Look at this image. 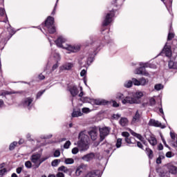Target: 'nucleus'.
<instances>
[{
  "label": "nucleus",
  "instance_id": "obj_1",
  "mask_svg": "<svg viewBox=\"0 0 177 177\" xmlns=\"http://www.w3.org/2000/svg\"><path fill=\"white\" fill-rule=\"evenodd\" d=\"M55 18L53 17H48L47 19L45 21V26L48 30L50 34H53L56 32V29L55 28Z\"/></svg>",
  "mask_w": 177,
  "mask_h": 177
},
{
  "label": "nucleus",
  "instance_id": "obj_2",
  "mask_svg": "<svg viewBox=\"0 0 177 177\" xmlns=\"http://www.w3.org/2000/svg\"><path fill=\"white\" fill-rule=\"evenodd\" d=\"M122 104H139L140 100H136L135 97L132 95V93H129L128 96L122 100Z\"/></svg>",
  "mask_w": 177,
  "mask_h": 177
},
{
  "label": "nucleus",
  "instance_id": "obj_3",
  "mask_svg": "<svg viewBox=\"0 0 177 177\" xmlns=\"http://www.w3.org/2000/svg\"><path fill=\"white\" fill-rule=\"evenodd\" d=\"M79 138L81 139V141L77 142L78 147L81 148L82 151H85V150H88L89 147L87 145H84V142H85V139H88V136L81 133L80 134Z\"/></svg>",
  "mask_w": 177,
  "mask_h": 177
},
{
  "label": "nucleus",
  "instance_id": "obj_4",
  "mask_svg": "<svg viewBox=\"0 0 177 177\" xmlns=\"http://www.w3.org/2000/svg\"><path fill=\"white\" fill-rule=\"evenodd\" d=\"M111 130V129H110V127H106L99 129L100 142H103V140H104V139L106 138V136H108V135H109Z\"/></svg>",
  "mask_w": 177,
  "mask_h": 177
},
{
  "label": "nucleus",
  "instance_id": "obj_5",
  "mask_svg": "<svg viewBox=\"0 0 177 177\" xmlns=\"http://www.w3.org/2000/svg\"><path fill=\"white\" fill-rule=\"evenodd\" d=\"M86 169H88V165L82 163L77 167L75 170V175L77 176H80L81 174H82V171H86Z\"/></svg>",
  "mask_w": 177,
  "mask_h": 177
},
{
  "label": "nucleus",
  "instance_id": "obj_6",
  "mask_svg": "<svg viewBox=\"0 0 177 177\" xmlns=\"http://www.w3.org/2000/svg\"><path fill=\"white\" fill-rule=\"evenodd\" d=\"M140 66H142L136 69L134 73L140 75H146L147 77L149 76V73L143 71L145 67H146V64L140 63Z\"/></svg>",
  "mask_w": 177,
  "mask_h": 177
},
{
  "label": "nucleus",
  "instance_id": "obj_7",
  "mask_svg": "<svg viewBox=\"0 0 177 177\" xmlns=\"http://www.w3.org/2000/svg\"><path fill=\"white\" fill-rule=\"evenodd\" d=\"M113 17H114V13L113 12L108 13L105 17V19L104 20L102 26H109V24L111 23V19H113Z\"/></svg>",
  "mask_w": 177,
  "mask_h": 177
},
{
  "label": "nucleus",
  "instance_id": "obj_8",
  "mask_svg": "<svg viewBox=\"0 0 177 177\" xmlns=\"http://www.w3.org/2000/svg\"><path fill=\"white\" fill-rule=\"evenodd\" d=\"M65 49H66V50H69V52H78V50H80V49H81V48L80 47V46H71L70 44L66 45V47H63Z\"/></svg>",
  "mask_w": 177,
  "mask_h": 177
},
{
  "label": "nucleus",
  "instance_id": "obj_9",
  "mask_svg": "<svg viewBox=\"0 0 177 177\" xmlns=\"http://www.w3.org/2000/svg\"><path fill=\"white\" fill-rule=\"evenodd\" d=\"M41 158V154L37 153V154H34L31 156V161L32 162H33V164H35V165H37V164H39V160Z\"/></svg>",
  "mask_w": 177,
  "mask_h": 177
},
{
  "label": "nucleus",
  "instance_id": "obj_10",
  "mask_svg": "<svg viewBox=\"0 0 177 177\" xmlns=\"http://www.w3.org/2000/svg\"><path fill=\"white\" fill-rule=\"evenodd\" d=\"M95 158V154L93 153H90L88 154L84 155L82 160L83 161H86L87 162H89V161H92Z\"/></svg>",
  "mask_w": 177,
  "mask_h": 177
},
{
  "label": "nucleus",
  "instance_id": "obj_11",
  "mask_svg": "<svg viewBox=\"0 0 177 177\" xmlns=\"http://www.w3.org/2000/svg\"><path fill=\"white\" fill-rule=\"evenodd\" d=\"M69 92L73 97H75L80 91H78V88H77L75 86H71L69 87Z\"/></svg>",
  "mask_w": 177,
  "mask_h": 177
},
{
  "label": "nucleus",
  "instance_id": "obj_12",
  "mask_svg": "<svg viewBox=\"0 0 177 177\" xmlns=\"http://www.w3.org/2000/svg\"><path fill=\"white\" fill-rule=\"evenodd\" d=\"M88 134L90 135L92 140H96L97 139V129H92L88 132Z\"/></svg>",
  "mask_w": 177,
  "mask_h": 177
},
{
  "label": "nucleus",
  "instance_id": "obj_13",
  "mask_svg": "<svg viewBox=\"0 0 177 177\" xmlns=\"http://www.w3.org/2000/svg\"><path fill=\"white\" fill-rule=\"evenodd\" d=\"M149 125H150L151 127H158L159 128H164L161 122L153 119L149 120Z\"/></svg>",
  "mask_w": 177,
  "mask_h": 177
},
{
  "label": "nucleus",
  "instance_id": "obj_14",
  "mask_svg": "<svg viewBox=\"0 0 177 177\" xmlns=\"http://www.w3.org/2000/svg\"><path fill=\"white\" fill-rule=\"evenodd\" d=\"M57 171L59 172H64V174H69L70 176H71V174H73V171H71V169L67 168V167L65 166H61L57 169Z\"/></svg>",
  "mask_w": 177,
  "mask_h": 177
},
{
  "label": "nucleus",
  "instance_id": "obj_15",
  "mask_svg": "<svg viewBox=\"0 0 177 177\" xmlns=\"http://www.w3.org/2000/svg\"><path fill=\"white\" fill-rule=\"evenodd\" d=\"M34 99L31 97H26L22 102V104L24 107H30L31 106V103H32Z\"/></svg>",
  "mask_w": 177,
  "mask_h": 177
},
{
  "label": "nucleus",
  "instance_id": "obj_16",
  "mask_svg": "<svg viewBox=\"0 0 177 177\" xmlns=\"http://www.w3.org/2000/svg\"><path fill=\"white\" fill-rule=\"evenodd\" d=\"M140 121V113H139V111L136 112L135 115L133 117V120L131 121V124H138Z\"/></svg>",
  "mask_w": 177,
  "mask_h": 177
},
{
  "label": "nucleus",
  "instance_id": "obj_17",
  "mask_svg": "<svg viewBox=\"0 0 177 177\" xmlns=\"http://www.w3.org/2000/svg\"><path fill=\"white\" fill-rule=\"evenodd\" d=\"M167 169H168L169 172L170 174H172L173 175H176V174H177V167L176 166H174L173 165L169 164V165H167Z\"/></svg>",
  "mask_w": 177,
  "mask_h": 177
},
{
  "label": "nucleus",
  "instance_id": "obj_18",
  "mask_svg": "<svg viewBox=\"0 0 177 177\" xmlns=\"http://www.w3.org/2000/svg\"><path fill=\"white\" fill-rule=\"evenodd\" d=\"M66 42V39L63 37V36H60L58 39L55 41V44L59 48H63V45L62 44H64Z\"/></svg>",
  "mask_w": 177,
  "mask_h": 177
},
{
  "label": "nucleus",
  "instance_id": "obj_19",
  "mask_svg": "<svg viewBox=\"0 0 177 177\" xmlns=\"http://www.w3.org/2000/svg\"><path fill=\"white\" fill-rule=\"evenodd\" d=\"M162 52L164 54H165L167 57H171V56H172V51H171L170 48L167 47V45L165 46Z\"/></svg>",
  "mask_w": 177,
  "mask_h": 177
},
{
  "label": "nucleus",
  "instance_id": "obj_20",
  "mask_svg": "<svg viewBox=\"0 0 177 177\" xmlns=\"http://www.w3.org/2000/svg\"><path fill=\"white\" fill-rule=\"evenodd\" d=\"M147 139L151 146H156V145H157V139L154 136H150V137Z\"/></svg>",
  "mask_w": 177,
  "mask_h": 177
},
{
  "label": "nucleus",
  "instance_id": "obj_21",
  "mask_svg": "<svg viewBox=\"0 0 177 177\" xmlns=\"http://www.w3.org/2000/svg\"><path fill=\"white\" fill-rule=\"evenodd\" d=\"M85 177H99V174H97V171L96 170H93L91 171H88Z\"/></svg>",
  "mask_w": 177,
  "mask_h": 177
},
{
  "label": "nucleus",
  "instance_id": "obj_22",
  "mask_svg": "<svg viewBox=\"0 0 177 177\" xmlns=\"http://www.w3.org/2000/svg\"><path fill=\"white\" fill-rule=\"evenodd\" d=\"M132 96H133L134 99L140 100V98L143 96V92L142 91H137L136 93H132Z\"/></svg>",
  "mask_w": 177,
  "mask_h": 177
},
{
  "label": "nucleus",
  "instance_id": "obj_23",
  "mask_svg": "<svg viewBox=\"0 0 177 177\" xmlns=\"http://www.w3.org/2000/svg\"><path fill=\"white\" fill-rule=\"evenodd\" d=\"M129 122L127 118H122L119 121V124L121 125V127H127Z\"/></svg>",
  "mask_w": 177,
  "mask_h": 177
},
{
  "label": "nucleus",
  "instance_id": "obj_24",
  "mask_svg": "<svg viewBox=\"0 0 177 177\" xmlns=\"http://www.w3.org/2000/svg\"><path fill=\"white\" fill-rule=\"evenodd\" d=\"M73 65L71 63H68V64H64L62 67H61V70H71V68H73Z\"/></svg>",
  "mask_w": 177,
  "mask_h": 177
},
{
  "label": "nucleus",
  "instance_id": "obj_25",
  "mask_svg": "<svg viewBox=\"0 0 177 177\" xmlns=\"http://www.w3.org/2000/svg\"><path fill=\"white\" fill-rule=\"evenodd\" d=\"M83 115L82 112H81V110H78V111H73V112L72 113V117L74 118L75 117H81Z\"/></svg>",
  "mask_w": 177,
  "mask_h": 177
},
{
  "label": "nucleus",
  "instance_id": "obj_26",
  "mask_svg": "<svg viewBox=\"0 0 177 177\" xmlns=\"http://www.w3.org/2000/svg\"><path fill=\"white\" fill-rule=\"evenodd\" d=\"M149 84V80H146L145 77H142L140 79V86H145Z\"/></svg>",
  "mask_w": 177,
  "mask_h": 177
},
{
  "label": "nucleus",
  "instance_id": "obj_27",
  "mask_svg": "<svg viewBox=\"0 0 177 177\" xmlns=\"http://www.w3.org/2000/svg\"><path fill=\"white\" fill-rule=\"evenodd\" d=\"M91 104H96L97 106H99L100 104H103V100L93 99L91 101Z\"/></svg>",
  "mask_w": 177,
  "mask_h": 177
},
{
  "label": "nucleus",
  "instance_id": "obj_28",
  "mask_svg": "<svg viewBox=\"0 0 177 177\" xmlns=\"http://www.w3.org/2000/svg\"><path fill=\"white\" fill-rule=\"evenodd\" d=\"M132 85H133L132 80H128L124 83V88H132Z\"/></svg>",
  "mask_w": 177,
  "mask_h": 177
},
{
  "label": "nucleus",
  "instance_id": "obj_29",
  "mask_svg": "<svg viewBox=\"0 0 177 177\" xmlns=\"http://www.w3.org/2000/svg\"><path fill=\"white\" fill-rule=\"evenodd\" d=\"M146 153L149 157V158H153V150H151V149L149 148H147L146 149Z\"/></svg>",
  "mask_w": 177,
  "mask_h": 177
},
{
  "label": "nucleus",
  "instance_id": "obj_30",
  "mask_svg": "<svg viewBox=\"0 0 177 177\" xmlns=\"http://www.w3.org/2000/svg\"><path fill=\"white\" fill-rule=\"evenodd\" d=\"M48 158H49V157H48V156L41 158L39 160V163L35 165V168H39V165H41V164H42V162H44V161H46V160H48Z\"/></svg>",
  "mask_w": 177,
  "mask_h": 177
},
{
  "label": "nucleus",
  "instance_id": "obj_31",
  "mask_svg": "<svg viewBox=\"0 0 177 177\" xmlns=\"http://www.w3.org/2000/svg\"><path fill=\"white\" fill-rule=\"evenodd\" d=\"M115 99L117 100H124V95L122 93H117L115 95Z\"/></svg>",
  "mask_w": 177,
  "mask_h": 177
},
{
  "label": "nucleus",
  "instance_id": "obj_32",
  "mask_svg": "<svg viewBox=\"0 0 177 177\" xmlns=\"http://www.w3.org/2000/svg\"><path fill=\"white\" fill-rule=\"evenodd\" d=\"M62 160L60 159H55L51 162L52 167H57Z\"/></svg>",
  "mask_w": 177,
  "mask_h": 177
},
{
  "label": "nucleus",
  "instance_id": "obj_33",
  "mask_svg": "<svg viewBox=\"0 0 177 177\" xmlns=\"http://www.w3.org/2000/svg\"><path fill=\"white\" fill-rule=\"evenodd\" d=\"M156 91H161V89H164V86L161 84H156L154 86Z\"/></svg>",
  "mask_w": 177,
  "mask_h": 177
},
{
  "label": "nucleus",
  "instance_id": "obj_34",
  "mask_svg": "<svg viewBox=\"0 0 177 177\" xmlns=\"http://www.w3.org/2000/svg\"><path fill=\"white\" fill-rule=\"evenodd\" d=\"M132 82L133 85H136V86H140V80H138L136 78H133Z\"/></svg>",
  "mask_w": 177,
  "mask_h": 177
},
{
  "label": "nucleus",
  "instance_id": "obj_35",
  "mask_svg": "<svg viewBox=\"0 0 177 177\" xmlns=\"http://www.w3.org/2000/svg\"><path fill=\"white\" fill-rule=\"evenodd\" d=\"M82 102H84L85 103H91V100H93V99H91L88 97H84L81 98Z\"/></svg>",
  "mask_w": 177,
  "mask_h": 177
},
{
  "label": "nucleus",
  "instance_id": "obj_36",
  "mask_svg": "<svg viewBox=\"0 0 177 177\" xmlns=\"http://www.w3.org/2000/svg\"><path fill=\"white\" fill-rule=\"evenodd\" d=\"M64 162L66 165H71L74 162V159H73V158H65Z\"/></svg>",
  "mask_w": 177,
  "mask_h": 177
},
{
  "label": "nucleus",
  "instance_id": "obj_37",
  "mask_svg": "<svg viewBox=\"0 0 177 177\" xmlns=\"http://www.w3.org/2000/svg\"><path fill=\"white\" fill-rule=\"evenodd\" d=\"M121 145H122V139L118 138L116 142V147H118V149L121 147Z\"/></svg>",
  "mask_w": 177,
  "mask_h": 177
},
{
  "label": "nucleus",
  "instance_id": "obj_38",
  "mask_svg": "<svg viewBox=\"0 0 177 177\" xmlns=\"http://www.w3.org/2000/svg\"><path fill=\"white\" fill-rule=\"evenodd\" d=\"M16 146H17V142H13L10 145V147H9L10 150H14Z\"/></svg>",
  "mask_w": 177,
  "mask_h": 177
},
{
  "label": "nucleus",
  "instance_id": "obj_39",
  "mask_svg": "<svg viewBox=\"0 0 177 177\" xmlns=\"http://www.w3.org/2000/svg\"><path fill=\"white\" fill-rule=\"evenodd\" d=\"M25 167L26 168H31V167H32V163H31V162L30 160H28L25 162Z\"/></svg>",
  "mask_w": 177,
  "mask_h": 177
},
{
  "label": "nucleus",
  "instance_id": "obj_40",
  "mask_svg": "<svg viewBox=\"0 0 177 177\" xmlns=\"http://www.w3.org/2000/svg\"><path fill=\"white\" fill-rule=\"evenodd\" d=\"M175 34L169 32L167 37V41H171L173 38H174Z\"/></svg>",
  "mask_w": 177,
  "mask_h": 177
},
{
  "label": "nucleus",
  "instance_id": "obj_41",
  "mask_svg": "<svg viewBox=\"0 0 177 177\" xmlns=\"http://www.w3.org/2000/svg\"><path fill=\"white\" fill-rule=\"evenodd\" d=\"M82 111L84 113V114H88V113H91V109H89V108H82Z\"/></svg>",
  "mask_w": 177,
  "mask_h": 177
},
{
  "label": "nucleus",
  "instance_id": "obj_42",
  "mask_svg": "<svg viewBox=\"0 0 177 177\" xmlns=\"http://www.w3.org/2000/svg\"><path fill=\"white\" fill-rule=\"evenodd\" d=\"M132 139L133 138H129V137H127V138H124V140H125L126 143H128L129 145H132V143H133L132 142Z\"/></svg>",
  "mask_w": 177,
  "mask_h": 177
},
{
  "label": "nucleus",
  "instance_id": "obj_43",
  "mask_svg": "<svg viewBox=\"0 0 177 177\" xmlns=\"http://www.w3.org/2000/svg\"><path fill=\"white\" fill-rule=\"evenodd\" d=\"M71 146V142L70 141H66V143L64 145V149H68Z\"/></svg>",
  "mask_w": 177,
  "mask_h": 177
},
{
  "label": "nucleus",
  "instance_id": "obj_44",
  "mask_svg": "<svg viewBox=\"0 0 177 177\" xmlns=\"http://www.w3.org/2000/svg\"><path fill=\"white\" fill-rule=\"evenodd\" d=\"M80 149L77 147H75L72 149V154H77Z\"/></svg>",
  "mask_w": 177,
  "mask_h": 177
},
{
  "label": "nucleus",
  "instance_id": "obj_45",
  "mask_svg": "<svg viewBox=\"0 0 177 177\" xmlns=\"http://www.w3.org/2000/svg\"><path fill=\"white\" fill-rule=\"evenodd\" d=\"M149 103L151 106H154V104H156V100L154 98H151L149 100Z\"/></svg>",
  "mask_w": 177,
  "mask_h": 177
},
{
  "label": "nucleus",
  "instance_id": "obj_46",
  "mask_svg": "<svg viewBox=\"0 0 177 177\" xmlns=\"http://www.w3.org/2000/svg\"><path fill=\"white\" fill-rule=\"evenodd\" d=\"M6 172V169L3 168L0 170V176H3Z\"/></svg>",
  "mask_w": 177,
  "mask_h": 177
},
{
  "label": "nucleus",
  "instance_id": "obj_47",
  "mask_svg": "<svg viewBox=\"0 0 177 177\" xmlns=\"http://www.w3.org/2000/svg\"><path fill=\"white\" fill-rule=\"evenodd\" d=\"M122 136H124V138H129V133L124 131L122 133Z\"/></svg>",
  "mask_w": 177,
  "mask_h": 177
},
{
  "label": "nucleus",
  "instance_id": "obj_48",
  "mask_svg": "<svg viewBox=\"0 0 177 177\" xmlns=\"http://www.w3.org/2000/svg\"><path fill=\"white\" fill-rule=\"evenodd\" d=\"M14 93H23V92L17 91V92H6L5 95H13Z\"/></svg>",
  "mask_w": 177,
  "mask_h": 177
},
{
  "label": "nucleus",
  "instance_id": "obj_49",
  "mask_svg": "<svg viewBox=\"0 0 177 177\" xmlns=\"http://www.w3.org/2000/svg\"><path fill=\"white\" fill-rule=\"evenodd\" d=\"M60 156V151L59 150H56L54 152V157H59Z\"/></svg>",
  "mask_w": 177,
  "mask_h": 177
},
{
  "label": "nucleus",
  "instance_id": "obj_50",
  "mask_svg": "<svg viewBox=\"0 0 177 177\" xmlns=\"http://www.w3.org/2000/svg\"><path fill=\"white\" fill-rule=\"evenodd\" d=\"M139 140H141V142H144L145 138L140 135V134H137V136H136Z\"/></svg>",
  "mask_w": 177,
  "mask_h": 177
},
{
  "label": "nucleus",
  "instance_id": "obj_51",
  "mask_svg": "<svg viewBox=\"0 0 177 177\" xmlns=\"http://www.w3.org/2000/svg\"><path fill=\"white\" fill-rule=\"evenodd\" d=\"M44 93H45V90H44L43 91H39V93H37V98L38 99V97H41V96H42V95H44Z\"/></svg>",
  "mask_w": 177,
  "mask_h": 177
},
{
  "label": "nucleus",
  "instance_id": "obj_52",
  "mask_svg": "<svg viewBox=\"0 0 177 177\" xmlns=\"http://www.w3.org/2000/svg\"><path fill=\"white\" fill-rule=\"evenodd\" d=\"M174 61H169V68H174Z\"/></svg>",
  "mask_w": 177,
  "mask_h": 177
},
{
  "label": "nucleus",
  "instance_id": "obj_53",
  "mask_svg": "<svg viewBox=\"0 0 177 177\" xmlns=\"http://www.w3.org/2000/svg\"><path fill=\"white\" fill-rule=\"evenodd\" d=\"M56 177H65V176L63 173L59 171L58 173H57Z\"/></svg>",
  "mask_w": 177,
  "mask_h": 177
},
{
  "label": "nucleus",
  "instance_id": "obj_54",
  "mask_svg": "<svg viewBox=\"0 0 177 177\" xmlns=\"http://www.w3.org/2000/svg\"><path fill=\"white\" fill-rule=\"evenodd\" d=\"M86 74V71L85 69H83L81 72H80V75L81 77H84V75Z\"/></svg>",
  "mask_w": 177,
  "mask_h": 177
},
{
  "label": "nucleus",
  "instance_id": "obj_55",
  "mask_svg": "<svg viewBox=\"0 0 177 177\" xmlns=\"http://www.w3.org/2000/svg\"><path fill=\"white\" fill-rule=\"evenodd\" d=\"M166 157H167L168 158H171V157H172V152L169 151L166 153Z\"/></svg>",
  "mask_w": 177,
  "mask_h": 177
},
{
  "label": "nucleus",
  "instance_id": "obj_56",
  "mask_svg": "<svg viewBox=\"0 0 177 177\" xmlns=\"http://www.w3.org/2000/svg\"><path fill=\"white\" fill-rule=\"evenodd\" d=\"M5 15V9L0 8V16H3Z\"/></svg>",
  "mask_w": 177,
  "mask_h": 177
},
{
  "label": "nucleus",
  "instance_id": "obj_57",
  "mask_svg": "<svg viewBox=\"0 0 177 177\" xmlns=\"http://www.w3.org/2000/svg\"><path fill=\"white\" fill-rule=\"evenodd\" d=\"M119 106H120V104L118 103H117V102L113 101V107H118Z\"/></svg>",
  "mask_w": 177,
  "mask_h": 177
},
{
  "label": "nucleus",
  "instance_id": "obj_58",
  "mask_svg": "<svg viewBox=\"0 0 177 177\" xmlns=\"http://www.w3.org/2000/svg\"><path fill=\"white\" fill-rule=\"evenodd\" d=\"M137 146L140 149H143V145H142V143L140 142H137Z\"/></svg>",
  "mask_w": 177,
  "mask_h": 177
},
{
  "label": "nucleus",
  "instance_id": "obj_59",
  "mask_svg": "<svg viewBox=\"0 0 177 177\" xmlns=\"http://www.w3.org/2000/svg\"><path fill=\"white\" fill-rule=\"evenodd\" d=\"M57 67H59V65L57 64H54L52 68L53 71H55V70H56Z\"/></svg>",
  "mask_w": 177,
  "mask_h": 177
},
{
  "label": "nucleus",
  "instance_id": "obj_60",
  "mask_svg": "<svg viewBox=\"0 0 177 177\" xmlns=\"http://www.w3.org/2000/svg\"><path fill=\"white\" fill-rule=\"evenodd\" d=\"M120 117H121V115H120L119 114H115L113 115V118L115 120H118L120 118Z\"/></svg>",
  "mask_w": 177,
  "mask_h": 177
},
{
  "label": "nucleus",
  "instance_id": "obj_61",
  "mask_svg": "<svg viewBox=\"0 0 177 177\" xmlns=\"http://www.w3.org/2000/svg\"><path fill=\"white\" fill-rule=\"evenodd\" d=\"M23 168L21 167H18L17 169V174H21V171H22Z\"/></svg>",
  "mask_w": 177,
  "mask_h": 177
},
{
  "label": "nucleus",
  "instance_id": "obj_62",
  "mask_svg": "<svg viewBox=\"0 0 177 177\" xmlns=\"http://www.w3.org/2000/svg\"><path fill=\"white\" fill-rule=\"evenodd\" d=\"M39 79L45 80V75H42V73H41L40 75H39Z\"/></svg>",
  "mask_w": 177,
  "mask_h": 177
},
{
  "label": "nucleus",
  "instance_id": "obj_63",
  "mask_svg": "<svg viewBox=\"0 0 177 177\" xmlns=\"http://www.w3.org/2000/svg\"><path fill=\"white\" fill-rule=\"evenodd\" d=\"M158 150H162V149H164L162 144H159L158 146Z\"/></svg>",
  "mask_w": 177,
  "mask_h": 177
},
{
  "label": "nucleus",
  "instance_id": "obj_64",
  "mask_svg": "<svg viewBox=\"0 0 177 177\" xmlns=\"http://www.w3.org/2000/svg\"><path fill=\"white\" fill-rule=\"evenodd\" d=\"M170 136H171V139H173V140L175 139V133L171 132L170 133Z\"/></svg>",
  "mask_w": 177,
  "mask_h": 177
}]
</instances>
